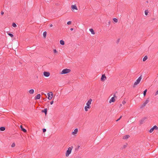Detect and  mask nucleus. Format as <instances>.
Returning <instances> with one entry per match:
<instances>
[{"instance_id":"nucleus-1","label":"nucleus","mask_w":158,"mask_h":158,"mask_svg":"<svg viewBox=\"0 0 158 158\" xmlns=\"http://www.w3.org/2000/svg\"><path fill=\"white\" fill-rule=\"evenodd\" d=\"M73 148V146L69 147L68 148V150H67L65 154V156L66 157H68L69 156V154H70Z\"/></svg>"},{"instance_id":"nucleus-2","label":"nucleus","mask_w":158,"mask_h":158,"mask_svg":"<svg viewBox=\"0 0 158 158\" xmlns=\"http://www.w3.org/2000/svg\"><path fill=\"white\" fill-rule=\"evenodd\" d=\"M71 71L70 69H64L61 72V74H65L69 73Z\"/></svg>"},{"instance_id":"nucleus-3","label":"nucleus","mask_w":158,"mask_h":158,"mask_svg":"<svg viewBox=\"0 0 158 158\" xmlns=\"http://www.w3.org/2000/svg\"><path fill=\"white\" fill-rule=\"evenodd\" d=\"M141 77H139V78L134 83V85L133 86V87L134 88L135 85H137L140 82L141 80Z\"/></svg>"},{"instance_id":"nucleus-4","label":"nucleus","mask_w":158,"mask_h":158,"mask_svg":"<svg viewBox=\"0 0 158 158\" xmlns=\"http://www.w3.org/2000/svg\"><path fill=\"white\" fill-rule=\"evenodd\" d=\"M47 95L48 96V99L51 100L53 97V93L52 92H50L47 93Z\"/></svg>"},{"instance_id":"nucleus-5","label":"nucleus","mask_w":158,"mask_h":158,"mask_svg":"<svg viewBox=\"0 0 158 158\" xmlns=\"http://www.w3.org/2000/svg\"><path fill=\"white\" fill-rule=\"evenodd\" d=\"M115 98H117V97L116 96L115 94H114V97H112L111 98L109 102L111 103V102H114L115 101Z\"/></svg>"},{"instance_id":"nucleus-6","label":"nucleus","mask_w":158,"mask_h":158,"mask_svg":"<svg viewBox=\"0 0 158 158\" xmlns=\"http://www.w3.org/2000/svg\"><path fill=\"white\" fill-rule=\"evenodd\" d=\"M149 101V100L148 99H147L146 100L145 102L142 104V105L140 107V108H143L148 103Z\"/></svg>"},{"instance_id":"nucleus-7","label":"nucleus","mask_w":158,"mask_h":158,"mask_svg":"<svg viewBox=\"0 0 158 158\" xmlns=\"http://www.w3.org/2000/svg\"><path fill=\"white\" fill-rule=\"evenodd\" d=\"M92 101V99H90L86 103V105L87 106V107H90V105L91 104V102Z\"/></svg>"},{"instance_id":"nucleus-8","label":"nucleus","mask_w":158,"mask_h":158,"mask_svg":"<svg viewBox=\"0 0 158 158\" xmlns=\"http://www.w3.org/2000/svg\"><path fill=\"white\" fill-rule=\"evenodd\" d=\"M106 79V77L105 75L102 74L101 78V81H104Z\"/></svg>"},{"instance_id":"nucleus-9","label":"nucleus","mask_w":158,"mask_h":158,"mask_svg":"<svg viewBox=\"0 0 158 158\" xmlns=\"http://www.w3.org/2000/svg\"><path fill=\"white\" fill-rule=\"evenodd\" d=\"M50 73L47 72H44V75L46 77H48L50 75Z\"/></svg>"},{"instance_id":"nucleus-10","label":"nucleus","mask_w":158,"mask_h":158,"mask_svg":"<svg viewBox=\"0 0 158 158\" xmlns=\"http://www.w3.org/2000/svg\"><path fill=\"white\" fill-rule=\"evenodd\" d=\"M146 118H147L146 117H144V118H142L141 119V120H140V124H143V123L144 122Z\"/></svg>"},{"instance_id":"nucleus-11","label":"nucleus","mask_w":158,"mask_h":158,"mask_svg":"<svg viewBox=\"0 0 158 158\" xmlns=\"http://www.w3.org/2000/svg\"><path fill=\"white\" fill-rule=\"evenodd\" d=\"M20 127L21 128L22 131H23L25 133L27 132V130L23 127L22 125H20Z\"/></svg>"},{"instance_id":"nucleus-12","label":"nucleus","mask_w":158,"mask_h":158,"mask_svg":"<svg viewBox=\"0 0 158 158\" xmlns=\"http://www.w3.org/2000/svg\"><path fill=\"white\" fill-rule=\"evenodd\" d=\"M41 95L40 94H38L37 95H36L35 97V99H39L40 98Z\"/></svg>"},{"instance_id":"nucleus-13","label":"nucleus","mask_w":158,"mask_h":158,"mask_svg":"<svg viewBox=\"0 0 158 158\" xmlns=\"http://www.w3.org/2000/svg\"><path fill=\"white\" fill-rule=\"evenodd\" d=\"M71 8L73 10L75 9L77 10V6L75 5H72L71 6Z\"/></svg>"},{"instance_id":"nucleus-14","label":"nucleus","mask_w":158,"mask_h":158,"mask_svg":"<svg viewBox=\"0 0 158 158\" xmlns=\"http://www.w3.org/2000/svg\"><path fill=\"white\" fill-rule=\"evenodd\" d=\"M130 137V136L128 135H125L123 136V139H127Z\"/></svg>"},{"instance_id":"nucleus-15","label":"nucleus","mask_w":158,"mask_h":158,"mask_svg":"<svg viewBox=\"0 0 158 158\" xmlns=\"http://www.w3.org/2000/svg\"><path fill=\"white\" fill-rule=\"evenodd\" d=\"M78 132V129L77 128H76L74 130V131L72 132V134L73 135H74L75 134H76Z\"/></svg>"},{"instance_id":"nucleus-16","label":"nucleus","mask_w":158,"mask_h":158,"mask_svg":"<svg viewBox=\"0 0 158 158\" xmlns=\"http://www.w3.org/2000/svg\"><path fill=\"white\" fill-rule=\"evenodd\" d=\"M47 108H45L44 110L42 111V112L44 113L45 115L47 114Z\"/></svg>"},{"instance_id":"nucleus-17","label":"nucleus","mask_w":158,"mask_h":158,"mask_svg":"<svg viewBox=\"0 0 158 158\" xmlns=\"http://www.w3.org/2000/svg\"><path fill=\"white\" fill-rule=\"evenodd\" d=\"M29 92L30 94H32L34 93V90L33 89H31L29 91Z\"/></svg>"},{"instance_id":"nucleus-18","label":"nucleus","mask_w":158,"mask_h":158,"mask_svg":"<svg viewBox=\"0 0 158 158\" xmlns=\"http://www.w3.org/2000/svg\"><path fill=\"white\" fill-rule=\"evenodd\" d=\"M89 31L91 32V33L93 34H94L95 32H94V30L92 28H90L89 29Z\"/></svg>"},{"instance_id":"nucleus-19","label":"nucleus","mask_w":158,"mask_h":158,"mask_svg":"<svg viewBox=\"0 0 158 158\" xmlns=\"http://www.w3.org/2000/svg\"><path fill=\"white\" fill-rule=\"evenodd\" d=\"M5 130V128L4 127H0V131H4Z\"/></svg>"},{"instance_id":"nucleus-20","label":"nucleus","mask_w":158,"mask_h":158,"mask_svg":"<svg viewBox=\"0 0 158 158\" xmlns=\"http://www.w3.org/2000/svg\"><path fill=\"white\" fill-rule=\"evenodd\" d=\"M60 43L62 45H64V42L63 40H60Z\"/></svg>"},{"instance_id":"nucleus-21","label":"nucleus","mask_w":158,"mask_h":158,"mask_svg":"<svg viewBox=\"0 0 158 158\" xmlns=\"http://www.w3.org/2000/svg\"><path fill=\"white\" fill-rule=\"evenodd\" d=\"M47 35V32L46 31H44L43 32V35L44 36V37L45 38H46Z\"/></svg>"},{"instance_id":"nucleus-22","label":"nucleus","mask_w":158,"mask_h":158,"mask_svg":"<svg viewBox=\"0 0 158 158\" xmlns=\"http://www.w3.org/2000/svg\"><path fill=\"white\" fill-rule=\"evenodd\" d=\"M147 56H145L143 59V61H145L147 59Z\"/></svg>"},{"instance_id":"nucleus-23","label":"nucleus","mask_w":158,"mask_h":158,"mask_svg":"<svg viewBox=\"0 0 158 158\" xmlns=\"http://www.w3.org/2000/svg\"><path fill=\"white\" fill-rule=\"evenodd\" d=\"M153 127V128L154 130L155 129V130H158V127L156 125H155V126H154Z\"/></svg>"},{"instance_id":"nucleus-24","label":"nucleus","mask_w":158,"mask_h":158,"mask_svg":"<svg viewBox=\"0 0 158 158\" xmlns=\"http://www.w3.org/2000/svg\"><path fill=\"white\" fill-rule=\"evenodd\" d=\"M147 92V89H145L143 91V95H144V96H145L146 95Z\"/></svg>"},{"instance_id":"nucleus-25","label":"nucleus","mask_w":158,"mask_h":158,"mask_svg":"<svg viewBox=\"0 0 158 158\" xmlns=\"http://www.w3.org/2000/svg\"><path fill=\"white\" fill-rule=\"evenodd\" d=\"M87 107V106H85V111H88V109H87L88 108V109H89V108H90V107Z\"/></svg>"},{"instance_id":"nucleus-26","label":"nucleus","mask_w":158,"mask_h":158,"mask_svg":"<svg viewBox=\"0 0 158 158\" xmlns=\"http://www.w3.org/2000/svg\"><path fill=\"white\" fill-rule=\"evenodd\" d=\"M12 26L13 27H17V25L14 23H12Z\"/></svg>"},{"instance_id":"nucleus-27","label":"nucleus","mask_w":158,"mask_h":158,"mask_svg":"<svg viewBox=\"0 0 158 158\" xmlns=\"http://www.w3.org/2000/svg\"><path fill=\"white\" fill-rule=\"evenodd\" d=\"M113 20L114 21L115 23H117L118 22V19L116 18H114L113 19Z\"/></svg>"},{"instance_id":"nucleus-28","label":"nucleus","mask_w":158,"mask_h":158,"mask_svg":"<svg viewBox=\"0 0 158 158\" xmlns=\"http://www.w3.org/2000/svg\"><path fill=\"white\" fill-rule=\"evenodd\" d=\"M154 130L153 128L152 127L151 128L150 130H149V132L150 133H152Z\"/></svg>"},{"instance_id":"nucleus-29","label":"nucleus","mask_w":158,"mask_h":158,"mask_svg":"<svg viewBox=\"0 0 158 158\" xmlns=\"http://www.w3.org/2000/svg\"><path fill=\"white\" fill-rule=\"evenodd\" d=\"M148 10H145V15H148Z\"/></svg>"},{"instance_id":"nucleus-30","label":"nucleus","mask_w":158,"mask_h":158,"mask_svg":"<svg viewBox=\"0 0 158 158\" xmlns=\"http://www.w3.org/2000/svg\"><path fill=\"white\" fill-rule=\"evenodd\" d=\"M8 35L11 37H13L14 36L11 33H8Z\"/></svg>"},{"instance_id":"nucleus-31","label":"nucleus","mask_w":158,"mask_h":158,"mask_svg":"<svg viewBox=\"0 0 158 158\" xmlns=\"http://www.w3.org/2000/svg\"><path fill=\"white\" fill-rule=\"evenodd\" d=\"M127 144L126 145H124L123 146V149H125V148L127 146Z\"/></svg>"},{"instance_id":"nucleus-32","label":"nucleus","mask_w":158,"mask_h":158,"mask_svg":"<svg viewBox=\"0 0 158 158\" xmlns=\"http://www.w3.org/2000/svg\"><path fill=\"white\" fill-rule=\"evenodd\" d=\"M67 24L68 25H70L71 24V22L70 21H69L67 22Z\"/></svg>"},{"instance_id":"nucleus-33","label":"nucleus","mask_w":158,"mask_h":158,"mask_svg":"<svg viewBox=\"0 0 158 158\" xmlns=\"http://www.w3.org/2000/svg\"><path fill=\"white\" fill-rule=\"evenodd\" d=\"M80 146H78L77 147V148H76L75 150H78V149L79 148H80Z\"/></svg>"},{"instance_id":"nucleus-34","label":"nucleus","mask_w":158,"mask_h":158,"mask_svg":"<svg viewBox=\"0 0 158 158\" xmlns=\"http://www.w3.org/2000/svg\"><path fill=\"white\" fill-rule=\"evenodd\" d=\"M108 24H107V25H106V26L107 27H109L110 25V21H109L108 22Z\"/></svg>"},{"instance_id":"nucleus-35","label":"nucleus","mask_w":158,"mask_h":158,"mask_svg":"<svg viewBox=\"0 0 158 158\" xmlns=\"http://www.w3.org/2000/svg\"><path fill=\"white\" fill-rule=\"evenodd\" d=\"M15 146V144L14 143H13L11 145L12 147H14Z\"/></svg>"},{"instance_id":"nucleus-36","label":"nucleus","mask_w":158,"mask_h":158,"mask_svg":"<svg viewBox=\"0 0 158 158\" xmlns=\"http://www.w3.org/2000/svg\"><path fill=\"white\" fill-rule=\"evenodd\" d=\"M46 130L45 128H43V132H45L46 131Z\"/></svg>"},{"instance_id":"nucleus-37","label":"nucleus","mask_w":158,"mask_h":158,"mask_svg":"<svg viewBox=\"0 0 158 158\" xmlns=\"http://www.w3.org/2000/svg\"><path fill=\"white\" fill-rule=\"evenodd\" d=\"M53 52L54 53H56L57 52V51L55 49L53 50Z\"/></svg>"},{"instance_id":"nucleus-38","label":"nucleus","mask_w":158,"mask_h":158,"mask_svg":"<svg viewBox=\"0 0 158 158\" xmlns=\"http://www.w3.org/2000/svg\"><path fill=\"white\" fill-rule=\"evenodd\" d=\"M122 116H121L119 118L116 120V121H119L122 118Z\"/></svg>"},{"instance_id":"nucleus-39","label":"nucleus","mask_w":158,"mask_h":158,"mask_svg":"<svg viewBox=\"0 0 158 158\" xmlns=\"http://www.w3.org/2000/svg\"><path fill=\"white\" fill-rule=\"evenodd\" d=\"M126 102L125 101H123V102H122V103L123 104H125L126 103Z\"/></svg>"},{"instance_id":"nucleus-40","label":"nucleus","mask_w":158,"mask_h":158,"mask_svg":"<svg viewBox=\"0 0 158 158\" xmlns=\"http://www.w3.org/2000/svg\"><path fill=\"white\" fill-rule=\"evenodd\" d=\"M53 102H53V101H51V102H50V104H51V105H52V104H53Z\"/></svg>"},{"instance_id":"nucleus-41","label":"nucleus","mask_w":158,"mask_h":158,"mask_svg":"<svg viewBox=\"0 0 158 158\" xmlns=\"http://www.w3.org/2000/svg\"><path fill=\"white\" fill-rule=\"evenodd\" d=\"M4 14V12H3L2 11L1 12V14L2 15H3Z\"/></svg>"},{"instance_id":"nucleus-42","label":"nucleus","mask_w":158,"mask_h":158,"mask_svg":"<svg viewBox=\"0 0 158 158\" xmlns=\"http://www.w3.org/2000/svg\"><path fill=\"white\" fill-rule=\"evenodd\" d=\"M158 94V90L156 92L155 95H156Z\"/></svg>"},{"instance_id":"nucleus-43","label":"nucleus","mask_w":158,"mask_h":158,"mask_svg":"<svg viewBox=\"0 0 158 158\" xmlns=\"http://www.w3.org/2000/svg\"><path fill=\"white\" fill-rule=\"evenodd\" d=\"M52 26H53V25H52V24H50V27H52Z\"/></svg>"},{"instance_id":"nucleus-44","label":"nucleus","mask_w":158,"mask_h":158,"mask_svg":"<svg viewBox=\"0 0 158 158\" xmlns=\"http://www.w3.org/2000/svg\"><path fill=\"white\" fill-rule=\"evenodd\" d=\"M73 28H71L70 29V30L71 31H73Z\"/></svg>"},{"instance_id":"nucleus-45","label":"nucleus","mask_w":158,"mask_h":158,"mask_svg":"<svg viewBox=\"0 0 158 158\" xmlns=\"http://www.w3.org/2000/svg\"><path fill=\"white\" fill-rule=\"evenodd\" d=\"M122 106V105L121 104L120 105V106H119V107L120 108H121V106Z\"/></svg>"},{"instance_id":"nucleus-46","label":"nucleus","mask_w":158,"mask_h":158,"mask_svg":"<svg viewBox=\"0 0 158 158\" xmlns=\"http://www.w3.org/2000/svg\"><path fill=\"white\" fill-rule=\"evenodd\" d=\"M119 39H118V42H119Z\"/></svg>"},{"instance_id":"nucleus-47","label":"nucleus","mask_w":158,"mask_h":158,"mask_svg":"<svg viewBox=\"0 0 158 158\" xmlns=\"http://www.w3.org/2000/svg\"><path fill=\"white\" fill-rule=\"evenodd\" d=\"M44 100L45 101H46V98H44Z\"/></svg>"},{"instance_id":"nucleus-48","label":"nucleus","mask_w":158,"mask_h":158,"mask_svg":"<svg viewBox=\"0 0 158 158\" xmlns=\"http://www.w3.org/2000/svg\"><path fill=\"white\" fill-rule=\"evenodd\" d=\"M146 2H147V3H148V1H146Z\"/></svg>"}]
</instances>
